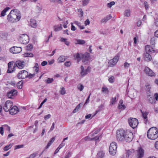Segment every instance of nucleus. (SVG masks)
Listing matches in <instances>:
<instances>
[{
    "label": "nucleus",
    "mask_w": 158,
    "mask_h": 158,
    "mask_svg": "<svg viewBox=\"0 0 158 158\" xmlns=\"http://www.w3.org/2000/svg\"><path fill=\"white\" fill-rule=\"evenodd\" d=\"M21 15L19 11L17 9L12 10L7 16V19L8 21L12 23L17 22L20 19Z\"/></svg>",
    "instance_id": "1"
},
{
    "label": "nucleus",
    "mask_w": 158,
    "mask_h": 158,
    "mask_svg": "<svg viewBox=\"0 0 158 158\" xmlns=\"http://www.w3.org/2000/svg\"><path fill=\"white\" fill-rule=\"evenodd\" d=\"M147 136L150 139L155 140L158 137V129L157 128L152 127L150 128L147 132Z\"/></svg>",
    "instance_id": "2"
},
{
    "label": "nucleus",
    "mask_w": 158,
    "mask_h": 158,
    "mask_svg": "<svg viewBox=\"0 0 158 158\" xmlns=\"http://www.w3.org/2000/svg\"><path fill=\"white\" fill-rule=\"evenodd\" d=\"M135 152L136 155V157L137 158H142L144 155V151L141 148H139L138 150L135 151L134 150H128L126 155V157L128 158L129 156Z\"/></svg>",
    "instance_id": "3"
},
{
    "label": "nucleus",
    "mask_w": 158,
    "mask_h": 158,
    "mask_svg": "<svg viewBox=\"0 0 158 158\" xmlns=\"http://www.w3.org/2000/svg\"><path fill=\"white\" fill-rule=\"evenodd\" d=\"M117 143L115 142H112L109 148V152L110 155H114L116 153L117 148Z\"/></svg>",
    "instance_id": "4"
},
{
    "label": "nucleus",
    "mask_w": 158,
    "mask_h": 158,
    "mask_svg": "<svg viewBox=\"0 0 158 158\" xmlns=\"http://www.w3.org/2000/svg\"><path fill=\"white\" fill-rule=\"evenodd\" d=\"M128 122L130 126L133 128H135L138 124V120L133 118H131L128 119Z\"/></svg>",
    "instance_id": "5"
},
{
    "label": "nucleus",
    "mask_w": 158,
    "mask_h": 158,
    "mask_svg": "<svg viewBox=\"0 0 158 158\" xmlns=\"http://www.w3.org/2000/svg\"><path fill=\"white\" fill-rule=\"evenodd\" d=\"M124 130L123 129H120L117 131V139L119 141H123L124 140Z\"/></svg>",
    "instance_id": "6"
},
{
    "label": "nucleus",
    "mask_w": 158,
    "mask_h": 158,
    "mask_svg": "<svg viewBox=\"0 0 158 158\" xmlns=\"http://www.w3.org/2000/svg\"><path fill=\"white\" fill-rule=\"evenodd\" d=\"M28 76V72L26 70L20 71L17 75V77L19 79H24L27 77Z\"/></svg>",
    "instance_id": "7"
},
{
    "label": "nucleus",
    "mask_w": 158,
    "mask_h": 158,
    "mask_svg": "<svg viewBox=\"0 0 158 158\" xmlns=\"http://www.w3.org/2000/svg\"><path fill=\"white\" fill-rule=\"evenodd\" d=\"M119 58V56L118 55H116L114 58L109 60L108 62L109 66L113 67L116 65L118 60Z\"/></svg>",
    "instance_id": "8"
},
{
    "label": "nucleus",
    "mask_w": 158,
    "mask_h": 158,
    "mask_svg": "<svg viewBox=\"0 0 158 158\" xmlns=\"http://www.w3.org/2000/svg\"><path fill=\"white\" fill-rule=\"evenodd\" d=\"M20 40L22 43L26 44L29 41V37L26 34H22L20 37Z\"/></svg>",
    "instance_id": "9"
},
{
    "label": "nucleus",
    "mask_w": 158,
    "mask_h": 158,
    "mask_svg": "<svg viewBox=\"0 0 158 158\" xmlns=\"http://www.w3.org/2000/svg\"><path fill=\"white\" fill-rule=\"evenodd\" d=\"M12 105V102L11 101L8 100L6 102L3 109L6 112H8L10 110Z\"/></svg>",
    "instance_id": "10"
},
{
    "label": "nucleus",
    "mask_w": 158,
    "mask_h": 158,
    "mask_svg": "<svg viewBox=\"0 0 158 158\" xmlns=\"http://www.w3.org/2000/svg\"><path fill=\"white\" fill-rule=\"evenodd\" d=\"M8 69L7 73H11L15 71V66L13 61L10 62L8 63Z\"/></svg>",
    "instance_id": "11"
},
{
    "label": "nucleus",
    "mask_w": 158,
    "mask_h": 158,
    "mask_svg": "<svg viewBox=\"0 0 158 158\" xmlns=\"http://www.w3.org/2000/svg\"><path fill=\"white\" fill-rule=\"evenodd\" d=\"M14 63L15 67L20 69H23L25 66V62L23 60H17Z\"/></svg>",
    "instance_id": "12"
},
{
    "label": "nucleus",
    "mask_w": 158,
    "mask_h": 158,
    "mask_svg": "<svg viewBox=\"0 0 158 158\" xmlns=\"http://www.w3.org/2000/svg\"><path fill=\"white\" fill-rule=\"evenodd\" d=\"M133 138L132 133L129 131H127L126 135L125 137V141L129 142L131 141Z\"/></svg>",
    "instance_id": "13"
},
{
    "label": "nucleus",
    "mask_w": 158,
    "mask_h": 158,
    "mask_svg": "<svg viewBox=\"0 0 158 158\" xmlns=\"http://www.w3.org/2000/svg\"><path fill=\"white\" fill-rule=\"evenodd\" d=\"M17 91L15 89H12L8 92L7 94V96L10 98H13L17 94Z\"/></svg>",
    "instance_id": "14"
},
{
    "label": "nucleus",
    "mask_w": 158,
    "mask_h": 158,
    "mask_svg": "<svg viewBox=\"0 0 158 158\" xmlns=\"http://www.w3.org/2000/svg\"><path fill=\"white\" fill-rule=\"evenodd\" d=\"M22 51V49L21 47H13L11 48L10 51L11 52L13 53H19Z\"/></svg>",
    "instance_id": "15"
},
{
    "label": "nucleus",
    "mask_w": 158,
    "mask_h": 158,
    "mask_svg": "<svg viewBox=\"0 0 158 158\" xmlns=\"http://www.w3.org/2000/svg\"><path fill=\"white\" fill-rule=\"evenodd\" d=\"M144 71V72L147 74L149 76L153 77L155 76L156 75L155 73L148 67H146L145 68Z\"/></svg>",
    "instance_id": "16"
},
{
    "label": "nucleus",
    "mask_w": 158,
    "mask_h": 158,
    "mask_svg": "<svg viewBox=\"0 0 158 158\" xmlns=\"http://www.w3.org/2000/svg\"><path fill=\"white\" fill-rule=\"evenodd\" d=\"M82 62L83 63L85 64L87 63V61L89 60L90 58L89 54V53H86L82 55Z\"/></svg>",
    "instance_id": "17"
},
{
    "label": "nucleus",
    "mask_w": 158,
    "mask_h": 158,
    "mask_svg": "<svg viewBox=\"0 0 158 158\" xmlns=\"http://www.w3.org/2000/svg\"><path fill=\"white\" fill-rule=\"evenodd\" d=\"M81 71L80 73V74L82 77H84L88 74L89 70V67H88L87 69H85L83 66L81 65Z\"/></svg>",
    "instance_id": "18"
},
{
    "label": "nucleus",
    "mask_w": 158,
    "mask_h": 158,
    "mask_svg": "<svg viewBox=\"0 0 158 158\" xmlns=\"http://www.w3.org/2000/svg\"><path fill=\"white\" fill-rule=\"evenodd\" d=\"M19 111L18 108L16 106H14L12 107L9 111L10 114L12 115L15 114Z\"/></svg>",
    "instance_id": "19"
},
{
    "label": "nucleus",
    "mask_w": 158,
    "mask_h": 158,
    "mask_svg": "<svg viewBox=\"0 0 158 158\" xmlns=\"http://www.w3.org/2000/svg\"><path fill=\"white\" fill-rule=\"evenodd\" d=\"M145 51L146 52H148L149 53H152L154 52H155L152 47L149 45H146L145 46Z\"/></svg>",
    "instance_id": "20"
},
{
    "label": "nucleus",
    "mask_w": 158,
    "mask_h": 158,
    "mask_svg": "<svg viewBox=\"0 0 158 158\" xmlns=\"http://www.w3.org/2000/svg\"><path fill=\"white\" fill-rule=\"evenodd\" d=\"M143 56L144 59L146 61H149L152 59L151 56L149 53L145 52L143 53Z\"/></svg>",
    "instance_id": "21"
},
{
    "label": "nucleus",
    "mask_w": 158,
    "mask_h": 158,
    "mask_svg": "<svg viewBox=\"0 0 158 158\" xmlns=\"http://www.w3.org/2000/svg\"><path fill=\"white\" fill-rule=\"evenodd\" d=\"M112 18L111 15L106 16L101 20V23H106L110 19Z\"/></svg>",
    "instance_id": "22"
},
{
    "label": "nucleus",
    "mask_w": 158,
    "mask_h": 158,
    "mask_svg": "<svg viewBox=\"0 0 158 158\" xmlns=\"http://www.w3.org/2000/svg\"><path fill=\"white\" fill-rule=\"evenodd\" d=\"M31 26L33 27H35L37 26L36 21L33 19H31L30 21Z\"/></svg>",
    "instance_id": "23"
},
{
    "label": "nucleus",
    "mask_w": 158,
    "mask_h": 158,
    "mask_svg": "<svg viewBox=\"0 0 158 158\" xmlns=\"http://www.w3.org/2000/svg\"><path fill=\"white\" fill-rule=\"evenodd\" d=\"M141 112L145 121H147L148 120L147 116L148 115L149 113L147 112H143L141 110Z\"/></svg>",
    "instance_id": "24"
},
{
    "label": "nucleus",
    "mask_w": 158,
    "mask_h": 158,
    "mask_svg": "<svg viewBox=\"0 0 158 158\" xmlns=\"http://www.w3.org/2000/svg\"><path fill=\"white\" fill-rule=\"evenodd\" d=\"M148 99L149 102L151 104L154 103L156 102V101L154 98L150 95L148 96Z\"/></svg>",
    "instance_id": "25"
},
{
    "label": "nucleus",
    "mask_w": 158,
    "mask_h": 158,
    "mask_svg": "<svg viewBox=\"0 0 158 158\" xmlns=\"http://www.w3.org/2000/svg\"><path fill=\"white\" fill-rule=\"evenodd\" d=\"M54 30L55 31H59L62 29V25L61 24L55 25L54 26Z\"/></svg>",
    "instance_id": "26"
},
{
    "label": "nucleus",
    "mask_w": 158,
    "mask_h": 158,
    "mask_svg": "<svg viewBox=\"0 0 158 158\" xmlns=\"http://www.w3.org/2000/svg\"><path fill=\"white\" fill-rule=\"evenodd\" d=\"M105 153L102 151H99L97 154V157L98 158H103L104 156Z\"/></svg>",
    "instance_id": "27"
},
{
    "label": "nucleus",
    "mask_w": 158,
    "mask_h": 158,
    "mask_svg": "<svg viewBox=\"0 0 158 158\" xmlns=\"http://www.w3.org/2000/svg\"><path fill=\"white\" fill-rule=\"evenodd\" d=\"M76 41L77 42L75 43L76 44L83 45L85 43V41L84 40H76Z\"/></svg>",
    "instance_id": "28"
},
{
    "label": "nucleus",
    "mask_w": 158,
    "mask_h": 158,
    "mask_svg": "<svg viewBox=\"0 0 158 158\" xmlns=\"http://www.w3.org/2000/svg\"><path fill=\"white\" fill-rule=\"evenodd\" d=\"M65 60V56H61L59 57L57 60L58 63H61L64 61Z\"/></svg>",
    "instance_id": "29"
},
{
    "label": "nucleus",
    "mask_w": 158,
    "mask_h": 158,
    "mask_svg": "<svg viewBox=\"0 0 158 158\" xmlns=\"http://www.w3.org/2000/svg\"><path fill=\"white\" fill-rule=\"evenodd\" d=\"M10 8L6 7L5 8L2 12L1 13V15L2 16H4L6 15V12L10 9Z\"/></svg>",
    "instance_id": "30"
},
{
    "label": "nucleus",
    "mask_w": 158,
    "mask_h": 158,
    "mask_svg": "<svg viewBox=\"0 0 158 158\" xmlns=\"http://www.w3.org/2000/svg\"><path fill=\"white\" fill-rule=\"evenodd\" d=\"M60 41L61 42H63L65 43V44L67 46L69 45L70 43L69 41H67V39L63 38H61L60 40Z\"/></svg>",
    "instance_id": "31"
},
{
    "label": "nucleus",
    "mask_w": 158,
    "mask_h": 158,
    "mask_svg": "<svg viewBox=\"0 0 158 158\" xmlns=\"http://www.w3.org/2000/svg\"><path fill=\"white\" fill-rule=\"evenodd\" d=\"M23 55L24 57H33L34 56L33 53L30 52L25 53Z\"/></svg>",
    "instance_id": "32"
},
{
    "label": "nucleus",
    "mask_w": 158,
    "mask_h": 158,
    "mask_svg": "<svg viewBox=\"0 0 158 158\" xmlns=\"http://www.w3.org/2000/svg\"><path fill=\"white\" fill-rule=\"evenodd\" d=\"M23 82L22 81H21L18 82L17 84V87L20 89H21L23 87Z\"/></svg>",
    "instance_id": "33"
},
{
    "label": "nucleus",
    "mask_w": 158,
    "mask_h": 158,
    "mask_svg": "<svg viewBox=\"0 0 158 158\" xmlns=\"http://www.w3.org/2000/svg\"><path fill=\"white\" fill-rule=\"evenodd\" d=\"M81 104V103H80L76 106V107L74 109L73 111V113H75L78 111V110L81 107L80 105Z\"/></svg>",
    "instance_id": "34"
},
{
    "label": "nucleus",
    "mask_w": 158,
    "mask_h": 158,
    "mask_svg": "<svg viewBox=\"0 0 158 158\" xmlns=\"http://www.w3.org/2000/svg\"><path fill=\"white\" fill-rule=\"evenodd\" d=\"M124 15L127 17H129L130 15V10H129L127 9L125 10Z\"/></svg>",
    "instance_id": "35"
},
{
    "label": "nucleus",
    "mask_w": 158,
    "mask_h": 158,
    "mask_svg": "<svg viewBox=\"0 0 158 158\" xmlns=\"http://www.w3.org/2000/svg\"><path fill=\"white\" fill-rule=\"evenodd\" d=\"M60 89L61 90L60 91V94L62 95L64 94L66 92L65 88L64 87H61Z\"/></svg>",
    "instance_id": "36"
},
{
    "label": "nucleus",
    "mask_w": 158,
    "mask_h": 158,
    "mask_svg": "<svg viewBox=\"0 0 158 158\" xmlns=\"http://www.w3.org/2000/svg\"><path fill=\"white\" fill-rule=\"evenodd\" d=\"M11 147V145L10 144L9 145H6L5 146L3 150L4 151H8L9 149H10Z\"/></svg>",
    "instance_id": "37"
},
{
    "label": "nucleus",
    "mask_w": 158,
    "mask_h": 158,
    "mask_svg": "<svg viewBox=\"0 0 158 158\" xmlns=\"http://www.w3.org/2000/svg\"><path fill=\"white\" fill-rule=\"evenodd\" d=\"M33 45L31 44H28L27 46V51H30L33 48Z\"/></svg>",
    "instance_id": "38"
},
{
    "label": "nucleus",
    "mask_w": 158,
    "mask_h": 158,
    "mask_svg": "<svg viewBox=\"0 0 158 158\" xmlns=\"http://www.w3.org/2000/svg\"><path fill=\"white\" fill-rule=\"evenodd\" d=\"M35 69V71L36 72H38L39 70V65L37 63H35V65L34 67Z\"/></svg>",
    "instance_id": "39"
},
{
    "label": "nucleus",
    "mask_w": 158,
    "mask_h": 158,
    "mask_svg": "<svg viewBox=\"0 0 158 158\" xmlns=\"http://www.w3.org/2000/svg\"><path fill=\"white\" fill-rule=\"evenodd\" d=\"M118 108L119 109H121L122 110H124L126 108V107L124 105L122 104L120 105L119 104L118 106Z\"/></svg>",
    "instance_id": "40"
},
{
    "label": "nucleus",
    "mask_w": 158,
    "mask_h": 158,
    "mask_svg": "<svg viewBox=\"0 0 158 158\" xmlns=\"http://www.w3.org/2000/svg\"><path fill=\"white\" fill-rule=\"evenodd\" d=\"M89 0H83L82 1L83 5L84 6L87 5L89 3Z\"/></svg>",
    "instance_id": "41"
},
{
    "label": "nucleus",
    "mask_w": 158,
    "mask_h": 158,
    "mask_svg": "<svg viewBox=\"0 0 158 158\" xmlns=\"http://www.w3.org/2000/svg\"><path fill=\"white\" fill-rule=\"evenodd\" d=\"M114 76H112L108 79L109 82L110 83H113L114 82Z\"/></svg>",
    "instance_id": "42"
},
{
    "label": "nucleus",
    "mask_w": 158,
    "mask_h": 158,
    "mask_svg": "<svg viewBox=\"0 0 158 158\" xmlns=\"http://www.w3.org/2000/svg\"><path fill=\"white\" fill-rule=\"evenodd\" d=\"M116 97H115L114 98H112L111 99V101L110 103V105H112L113 104H114L116 101Z\"/></svg>",
    "instance_id": "43"
},
{
    "label": "nucleus",
    "mask_w": 158,
    "mask_h": 158,
    "mask_svg": "<svg viewBox=\"0 0 158 158\" xmlns=\"http://www.w3.org/2000/svg\"><path fill=\"white\" fill-rule=\"evenodd\" d=\"M115 4V2H111L110 3H108L107 4V6L109 7H111L113 5Z\"/></svg>",
    "instance_id": "44"
},
{
    "label": "nucleus",
    "mask_w": 158,
    "mask_h": 158,
    "mask_svg": "<svg viewBox=\"0 0 158 158\" xmlns=\"http://www.w3.org/2000/svg\"><path fill=\"white\" fill-rule=\"evenodd\" d=\"M155 40L156 38L155 37H153L151 38L150 42L151 43L152 45H153L154 44Z\"/></svg>",
    "instance_id": "45"
},
{
    "label": "nucleus",
    "mask_w": 158,
    "mask_h": 158,
    "mask_svg": "<svg viewBox=\"0 0 158 158\" xmlns=\"http://www.w3.org/2000/svg\"><path fill=\"white\" fill-rule=\"evenodd\" d=\"M79 85H80V86H79V85H78V87H77V88L78 89L80 90V91H82L83 89H84V86L82 85H81V84H79Z\"/></svg>",
    "instance_id": "46"
},
{
    "label": "nucleus",
    "mask_w": 158,
    "mask_h": 158,
    "mask_svg": "<svg viewBox=\"0 0 158 158\" xmlns=\"http://www.w3.org/2000/svg\"><path fill=\"white\" fill-rule=\"evenodd\" d=\"M53 81V78H48L47 81H46V83L48 84H49L50 83H51L52 81Z\"/></svg>",
    "instance_id": "47"
},
{
    "label": "nucleus",
    "mask_w": 158,
    "mask_h": 158,
    "mask_svg": "<svg viewBox=\"0 0 158 158\" xmlns=\"http://www.w3.org/2000/svg\"><path fill=\"white\" fill-rule=\"evenodd\" d=\"M64 65L67 67H69L71 65V63L69 61H66L64 63Z\"/></svg>",
    "instance_id": "48"
},
{
    "label": "nucleus",
    "mask_w": 158,
    "mask_h": 158,
    "mask_svg": "<svg viewBox=\"0 0 158 158\" xmlns=\"http://www.w3.org/2000/svg\"><path fill=\"white\" fill-rule=\"evenodd\" d=\"M51 2H57L61 4L62 3L61 0H50Z\"/></svg>",
    "instance_id": "49"
},
{
    "label": "nucleus",
    "mask_w": 158,
    "mask_h": 158,
    "mask_svg": "<svg viewBox=\"0 0 158 158\" xmlns=\"http://www.w3.org/2000/svg\"><path fill=\"white\" fill-rule=\"evenodd\" d=\"M91 94L90 93L89 95L88 96L87 99L86 100L85 102L84 106H85V104H86L87 103H88L89 102V99L90 97V95Z\"/></svg>",
    "instance_id": "50"
},
{
    "label": "nucleus",
    "mask_w": 158,
    "mask_h": 158,
    "mask_svg": "<svg viewBox=\"0 0 158 158\" xmlns=\"http://www.w3.org/2000/svg\"><path fill=\"white\" fill-rule=\"evenodd\" d=\"M37 154L36 153H34L33 154H31L29 157L30 158H34L37 155Z\"/></svg>",
    "instance_id": "51"
},
{
    "label": "nucleus",
    "mask_w": 158,
    "mask_h": 158,
    "mask_svg": "<svg viewBox=\"0 0 158 158\" xmlns=\"http://www.w3.org/2000/svg\"><path fill=\"white\" fill-rule=\"evenodd\" d=\"M74 57L76 59H78L80 58V55L79 53L75 54L74 55Z\"/></svg>",
    "instance_id": "52"
},
{
    "label": "nucleus",
    "mask_w": 158,
    "mask_h": 158,
    "mask_svg": "<svg viewBox=\"0 0 158 158\" xmlns=\"http://www.w3.org/2000/svg\"><path fill=\"white\" fill-rule=\"evenodd\" d=\"M100 131V129H96L94 132V133H93L91 134V136H93L94 135V134H98Z\"/></svg>",
    "instance_id": "53"
},
{
    "label": "nucleus",
    "mask_w": 158,
    "mask_h": 158,
    "mask_svg": "<svg viewBox=\"0 0 158 158\" xmlns=\"http://www.w3.org/2000/svg\"><path fill=\"white\" fill-rule=\"evenodd\" d=\"M51 117V115L50 114H48L47 115H45L44 117V119L45 120H47V119L50 118Z\"/></svg>",
    "instance_id": "54"
},
{
    "label": "nucleus",
    "mask_w": 158,
    "mask_h": 158,
    "mask_svg": "<svg viewBox=\"0 0 158 158\" xmlns=\"http://www.w3.org/2000/svg\"><path fill=\"white\" fill-rule=\"evenodd\" d=\"M23 145H16L15 147V149H16L17 148H23Z\"/></svg>",
    "instance_id": "55"
},
{
    "label": "nucleus",
    "mask_w": 158,
    "mask_h": 158,
    "mask_svg": "<svg viewBox=\"0 0 158 158\" xmlns=\"http://www.w3.org/2000/svg\"><path fill=\"white\" fill-rule=\"evenodd\" d=\"M0 133L2 135H3L4 131L3 127H0Z\"/></svg>",
    "instance_id": "56"
},
{
    "label": "nucleus",
    "mask_w": 158,
    "mask_h": 158,
    "mask_svg": "<svg viewBox=\"0 0 158 158\" xmlns=\"http://www.w3.org/2000/svg\"><path fill=\"white\" fill-rule=\"evenodd\" d=\"M130 65V64L127 63V62H125L124 64V67L125 68H128Z\"/></svg>",
    "instance_id": "57"
},
{
    "label": "nucleus",
    "mask_w": 158,
    "mask_h": 158,
    "mask_svg": "<svg viewBox=\"0 0 158 158\" xmlns=\"http://www.w3.org/2000/svg\"><path fill=\"white\" fill-rule=\"evenodd\" d=\"M144 6L145 7V8L146 10H147L148 8V3L146 2H144Z\"/></svg>",
    "instance_id": "58"
},
{
    "label": "nucleus",
    "mask_w": 158,
    "mask_h": 158,
    "mask_svg": "<svg viewBox=\"0 0 158 158\" xmlns=\"http://www.w3.org/2000/svg\"><path fill=\"white\" fill-rule=\"evenodd\" d=\"M90 23V21L89 19H87L85 22V26L89 25Z\"/></svg>",
    "instance_id": "59"
},
{
    "label": "nucleus",
    "mask_w": 158,
    "mask_h": 158,
    "mask_svg": "<svg viewBox=\"0 0 158 158\" xmlns=\"http://www.w3.org/2000/svg\"><path fill=\"white\" fill-rule=\"evenodd\" d=\"M108 90V89L106 87H103L102 88V92L106 93Z\"/></svg>",
    "instance_id": "60"
},
{
    "label": "nucleus",
    "mask_w": 158,
    "mask_h": 158,
    "mask_svg": "<svg viewBox=\"0 0 158 158\" xmlns=\"http://www.w3.org/2000/svg\"><path fill=\"white\" fill-rule=\"evenodd\" d=\"M65 144V143H63L62 142V143L60 144L59 146L58 147V149H60L61 148H62L64 146Z\"/></svg>",
    "instance_id": "61"
},
{
    "label": "nucleus",
    "mask_w": 158,
    "mask_h": 158,
    "mask_svg": "<svg viewBox=\"0 0 158 158\" xmlns=\"http://www.w3.org/2000/svg\"><path fill=\"white\" fill-rule=\"evenodd\" d=\"M74 24L77 25V26H78V27H79V26H80V25H81V23H80L77 21H75L74 22Z\"/></svg>",
    "instance_id": "62"
},
{
    "label": "nucleus",
    "mask_w": 158,
    "mask_h": 158,
    "mask_svg": "<svg viewBox=\"0 0 158 158\" xmlns=\"http://www.w3.org/2000/svg\"><path fill=\"white\" fill-rule=\"evenodd\" d=\"M47 64V62L46 61H43L41 63V65L42 66H44Z\"/></svg>",
    "instance_id": "63"
},
{
    "label": "nucleus",
    "mask_w": 158,
    "mask_h": 158,
    "mask_svg": "<svg viewBox=\"0 0 158 158\" xmlns=\"http://www.w3.org/2000/svg\"><path fill=\"white\" fill-rule=\"evenodd\" d=\"M155 148L158 150V141L155 142Z\"/></svg>",
    "instance_id": "64"
}]
</instances>
